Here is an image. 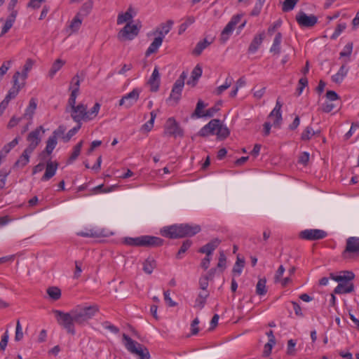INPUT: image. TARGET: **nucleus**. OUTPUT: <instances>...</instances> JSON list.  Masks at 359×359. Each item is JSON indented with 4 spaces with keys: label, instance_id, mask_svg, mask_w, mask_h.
<instances>
[{
    "label": "nucleus",
    "instance_id": "nucleus-38",
    "mask_svg": "<svg viewBox=\"0 0 359 359\" xmlns=\"http://www.w3.org/2000/svg\"><path fill=\"white\" fill-rule=\"evenodd\" d=\"M93 6V1L92 0H88L84 4H83L80 11V15L87 16L91 11Z\"/></svg>",
    "mask_w": 359,
    "mask_h": 359
},
{
    "label": "nucleus",
    "instance_id": "nucleus-50",
    "mask_svg": "<svg viewBox=\"0 0 359 359\" xmlns=\"http://www.w3.org/2000/svg\"><path fill=\"white\" fill-rule=\"evenodd\" d=\"M22 77V74L20 72H16L13 76V87H16L18 88H22L23 86H25V81L22 80V82L20 83L19 82V78L20 77Z\"/></svg>",
    "mask_w": 359,
    "mask_h": 359
},
{
    "label": "nucleus",
    "instance_id": "nucleus-12",
    "mask_svg": "<svg viewBox=\"0 0 359 359\" xmlns=\"http://www.w3.org/2000/svg\"><path fill=\"white\" fill-rule=\"evenodd\" d=\"M295 19L302 27H313L318 22V18L314 15H306L304 12H299Z\"/></svg>",
    "mask_w": 359,
    "mask_h": 359
},
{
    "label": "nucleus",
    "instance_id": "nucleus-2",
    "mask_svg": "<svg viewBox=\"0 0 359 359\" xmlns=\"http://www.w3.org/2000/svg\"><path fill=\"white\" fill-rule=\"evenodd\" d=\"M100 104L96 102L90 110L87 111V106L83 103L76 104V100L72 102L68 100L66 111L70 114L72 118L77 123H81L82 121H89L94 119L100 109Z\"/></svg>",
    "mask_w": 359,
    "mask_h": 359
},
{
    "label": "nucleus",
    "instance_id": "nucleus-23",
    "mask_svg": "<svg viewBox=\"0 0 359 359\" xmlns=\"http://www.w3.org/2000/svg\"><path fill=\"white\" fill-rule=\"evenodd\" d=\"M348 72V67H346V64L341 66L337 74L332 76V81L336 83H340L342 82L344 79L346 77Z\"/></svg>",
    "mask_w": 359,
    "mask_h": 359
},
{
    "label": "nucleus",
    "instance_id": "nucleus-42",
    "mask_svg": "<svg viewBox=\"0 0 359 359\" xmlns=\"http://www.w3.org/2000/svg\"><path fill=\"white\" fill-rule=\"evenodd\" d=\"M244 265L245 260L238 257L237 260L233 268V273L237 276H240L244 267Z\"/></svg>",
    "mask_w": 359,
    "mask_h": 359
},
{
    "label": "nucleus",
    "instance_id": "nucleus-35",
    "mask_svg": "<svg viewBox=\"0 0 359 359\" xmlns=\"http://www.w3.org/2000/svg\"><path fill=\"white\" fill-rule=\"evenodd\" d=\"M57 144V141L55 136L49 137L46 142V147L44 151L50 155L55 148Z\"/></svg>",
    "mask_w": 359,
    "mask_h": 359
},
{
    "label": "nucleus",
    "instance_id": "nucleus-45",
    "mask_svg": "<svg viewBox=\"0 0 359 359\" xmlns=\"http://www.w3.org/2000/svg\"><path fill=\"white\" fill-rule=\"evenodd\" d=\"M34 65V61L31 59H27L23 67L22 74V80L25 81L27 77L28 72L32 68Z\"/></svg>",
    "mask_w": 359,
    "mask_h": 359
},
{
    "label": "nucleus",
    "instance_id": "nucleus-10",
    "mask_svg": "<svg viewBox=\"0 0 359 359\" xmlns=\"http://www.w3.org/2000/svg\"><path fill=\"white\" fill-rule=\"evenodd\" d=\"M139 28L136 25L127 23L118 34V39L121 41L133 40L138 35Z\"/></svg>",
    "mask_w": 359,
    "mask_h": 359
},
{
    "label": "nucleus",
    "instance_id": "nucleus-17",
    "mask_svg": "<svg viewBox=\"0 0 359 359\" xmlns=\"http://www.w3.org/2000/svg\"><path fill=\"white\" fill-rule=\"evenodd\" d=\"M221 241L218 238H214L210 242L208 243L206 245L201 247L198 252L201 253H205L206 256L210 257L212 252L218 247L220 244Z\"/></svg>",
    "mask_w": 359,
    "mask_h": 359
},
{
    "label": "nucleus",
    "instance_id": "nucleus-30",
    "mask_svg": "<svg viewBox=\"0 0 359 359\" xmlns=\"http://www.w3.org/2000/svg\"><path fill=\"white\" fill-rule=\"evenodd\" d=\"M212 43V41H208L207 39H203L197 43L196 47L192 51L193 55L196 56L200 55L203 50L206 48L209 45Z\"/></svg>",
    "mask_w": 359,
    "mask_h": 359
},
{
    "label": "nucleus",
    "instance_id": "nucleus-18",
    "mask_svg": "<svg viewBox=\"0 0 359 359\" xmlns=\"http://www.w3.org/2000/svg\"><path fill=\"white\" fill-rule=\"evenodd\" d=\"M58 164L56 162L49 161L46 164V171L43 175L41 180L47 181L52 178L56 173Z\"/></svg>",
    "mask_w": 359,
    "mask_h": 359
},
{
    "label": "nucleus",
    "instance_id": "nucleus-61",
    "mask_svg": "<svg viewBox=\"0 0 359 359\" xmlns=\"http://www.w3.org/2000/svg\"><path fill=\"white\" fill-rule=\"evenodd\" d=\"M202 75V68L197 65L191 72V78L193 80H198Z\"/></svg>",
    "mask_w": 359,
    "mask_h": 359
},
{
    "label": "nucleus",
    "instance_id": "nucleus-7",
    "mask_svg": "<svg viewBox=\"0 0 359 359\" xmlns=\"http://www.w3.org/2000/svg\"><path fill=\"white\" fill-rule=\"evenodd\" d=\"M359 256V238L349 237L346 240V248L342 252L345 259H351Z\"/></svg>",
    "mask_w": 359,
    "mask_h": 359
},
{
    "label": "nucleus",
    "instance_id": "nucleus-40",
    "mask_svg": "<svg viewBox=\"0 0 359 359\" xmlns=\"http://www.w3.org/2000/svg\"><path fill=\"white\" fill-rule=\"evenodd\" d=\"M343 276H332V279L336 281H346L351 280L354 278L355 275L351 271H345Z\"/></svg>",
    "mask_w": 359,
    "mask_h": 359
},
{
    "label": "nucleus",
    "instance_id": "nucleus-24",
    "mask_svg": "<svg viewBox=\"0 0 359 359\" xmlns=\"http://www.w3.org/2000/svg\"><path fill=\"white\" fill-rule=\"evenodd\" d=\"M32 152L25 149L18 161L15 163L14 167L24 168L29 161V156Z\"/></svg>",
    "mask_w": 359,
    "mask_h": 359
},
{
    "label": "nucleus",
    "instance_id": "nucleus-64",
    "mask_svg": "<svg viewBox=\"0 0 359 359\" xmlns=\"http://www.w3.org/2000/svg\"><path fill=\"white\" fill-rule=\"evenodd\" d=\"M359 128V123L355 122L351 124L350 130L346 133L345 138L349 139L353 134V133Z\"/></svg>",
    "mask_w": 359,
    "mask_h": 359
},
{
    "label": "nucleus",
    "instance_id": "nucleus-33",
    "mask_svg": "<svg viewBox=\"0 0 359 359\" xmlns=\"http://www.w3.org/2000/svg\"><path fill=\"white\" fill-rule=\"evenodd\" d=\"M83 144V141L81 140L78 144H76L74 147L72 153L71 154V155L68 159V161H67L68 163H72L78 158V156L80 155Z\"/></svg>",
    "mask_w": 359,
    "mask_h": 359
},
{
    "label": "nucleus",
    "instance_id": "nucleus-3",
    "mask_svg": "<svg viewBox=\"0 0 359 359\" xmlns=\"http://www.w3.org/2000/svg\"><path fill=\"white\" fill-rule=\"evenodd\" d=\"M201 231V226L189 224H174L165 226L161 230V234L166 238L174 239L187 236H193Z\"/></svg>",
    "mask_w": 359,
    "mask_h": 359
},
{
    "label": "nucleus",
    "instance_id": "nucleus-48",
    "mask_svg": "<svg viewBox=\"0 0 359 359\" xmlns=\"http://www.w3.org/2000/svg\"><path fill=\"white\" fill-rule=\"evenodd\" d=\"M282 103L279 98L277 99L276 102V106L273 108V109L271 111V116H276L277 120L280 119V112H281V108H282Z\"/></svg>",
    "mask_w": 359,
    "mask_h": 359
},
{
    "label": "nucleus",
    "instance_id": "nucleus-54",
    "mask_svg": "<svg viewBox=\"0 0 359 359\" xmlns=\"http://www.w3.org/2000/svg\"><path fill=\"white\" fill-rule=\"evenodd\" d=\"M103 187H104L103 184H100V185H98V186L94 187L92 189V194H97L99 193L110 192V191H114L116 187L115 186H111V187L108 188L107 189H103Z\"/></svg>",
    "mask_w": 359,
    "mask_h": 359
},
{
    "label": "nucleus",
    "instance_id": "nucleus-56",
    "mask_svg": "<svg viewBox=\"0 0 359 359\" xmlns=\"http://www.w3.org/2000/svg\"><path fill=\"white\" fill-rule=\"evenodd\" d=\"M353 43H348L344 48L343 50L340 53V57H349L353 51Z\"/></svg>",
    "mask_w": 359,
    "mask_h": 359
},
{
    "label": "nucleus",
    "instance_id": "nucleus-59",
    "mask_svg": "<svg viewBox=\"0 0 359 359\" xmlns=\"http://www.w3.org/2000/svg\"><path fill=\"white\" fill-rule=\"evenodd\" d=\"M308 80L306 78H301L299 81L298 88L297 89V95H300L302 93L304 88L307 86Z\"/></svg>",
    "mask_w": 359,
    "mask_h": 359
},
{
    "label": "nucleus",
    "instance_id": "nucleus-52",
    "mask_svg": "<svg viewBox=\"0 0 359 359\" xmlns=\"http://www.w3.org/2000/svg\"><path fill=\"white\" fill-rule=\"evenodd\" d=\"M191 244L192 242L189 240H186L185 241H184L177 254V258L180 259L181 255L184 254L191 247Z\"/></svg>",
    "mask_w": 359,
    "mask_h": 359
},
{
    "label": "nucleus",
    "instance_id": "nucleus-36",
    "mask_svg": "<svg viewBox=\"0 0 359 359\" xmlns=\"http://www.w3.org/2000/svg\"><path fill=\"white\" fill-rule=\"evenodd\" d=\"M156 267V261L152 258H148L143 264V270L145 273L151 274Z\"/></svg>",
    "mask_w": 359,
    "mask_h": 359
},
{
    "label": "nucleus",
    "instance_id": "nucleus-29",
    "mask_svg": "<svg viewBox=\"0 0 359 359\" xmlns=\"http://www.w3.org/2000/svg\"><path fill=\"white\" fill-rule=\"evenodd\" d=\"M233 83V78L231 76H228L226 79L224 84L217 87L214 91L213 93L217 96L221 95L224 91L227 90Z\"/></svg>",
    "mask_w": 359,
    "mask_h": 359
},
{
    "label": "nucleus",
    "instance_id": "nucleus-26",
    "mask_svg": "<svg viewBox=\"0 0 359 359\" xmlns=\"http://www.w3.org/2000/svg\"><path fill=\"white\" fill-rule=\"evenodd\" d=\"M162 37H156L152 43L149 45V48L146 50L145 55L147 57L151 55L153 53L157 52L159 47L161 46L163 43Z\"/></svg>",
    "mask_w": 359,
    "mask_h": 359
},
{
    "label": "nucleus",
    "instance_id": "nucleus-34",
    "mask_svg": "<svg viewBox=\"0 0 359 359\" xmlns=\"http://www.w3.org/2000/svg\"><path fill=\"white\" fill-rule=\"evenodd\" d=\"M46 292L50 297L53 301H57L61 297V290L57 287H49Z\"/></svg>",
    "mask_w": 359,
    "mask_h": 359
},
{
    "label": "nucleus",
    "instance_id": "nucleus-58",
    "mask_svg": "<svg viewBox=\"0 0 359 359\" xmlns=\"http://www.w3.org/2000/svg\"><path fill=\"white\" fill-rule=\"evenodd\" d=\"M346 24H339L335 28L334 33L331 36V39H336L340 35V34L346 29Z\"/></svg>",
    "mask_w": 359,
    "mask_h": 359
},
{
    "label": "nucleus",
    "instance_id": "nucleus-53",
    "mask_svg": "<svg viewBox=\"0 0 359 359\" xmlns=\"http://www.w3.org/2000/svg\"><path fill=\"white\" fill-rule=\"evenodd\" d=\"M23 338V332L22 325L20 324V320H17L16 327H15V340L16 341H20Z\"/></svg>",
    "mask_w": 359,
    "mask_h": 359
},
{
    "label": "nucleus",
    "instance_id": "nucleus-28",
    "mask_svg": "<svg viewBox=\"0 0 359 359\" xmlns=\"http://www.w3.org/2000/svg\"><path fill=\"white\" fill-rule=\"evenodd\" d=\"M282 34L280 32H278L276 34V36L273 39V44L270 48V52L274 55H279L280 53V43L282 41Z\"/></svg>",
    "mask_w": 359,
    "mask_h": 359
},
{
    "label": "nucleus",
    "instance_id": "nucleus-31",
    "mask_svg": "<svg viewBox=\"0 0 359 359\" xmlns=\"http://www.w3.org/2000/svg\"><path fill=\"white\" fill-rule=\"evenodd\" d=\"M208 291H203L200 292L198 295V297L196 299L195 307L199 309H202L205 304L206 299L208 297Z\"/></svg>",
    "mask_w": 359,
    "mask_h": 359
},
{
    "label": "nucleus",
    "instance_id": "nucleus-14",
    "mask_svg": "<svg viewBox=\"0 0 359 359\" xmlns=\"http://www.w3.org/2000/svg\"><path fill=\"white\" fill-rule=\"evenodd\" d=\"M140 92V89L134 88L131 92L122 97L119 100V106H124L128 109L131 107L137 102Z\"/></svg>",
    "mask_w": 359,
    "mask_h": 359
},
{
    "label": "nucleus",
    "instance_id": "nucleus-8",
    "mask_svg": "<svg viewBox=\"0 0 359 359\" xmlns=\"http://www.w3.org/2000/svg\"><path fill=\"white\" fill-rule=\"evenodd\" d=\"M44 133L45 130L41 126L37 127L35 130L29 133L27 137V140L29 142V145L26 149L33 152L34 150L41 142V133L43 134Z\"/></svg>",
    "mask_w": 359,
    "mask_h": 359
},
{
    "label": "nucleus",
    "instance_id": "nucleus-32",
    "mask_svg": "<svg viewBox=\"0 0 359 359\" xmlns=\"http://www.w3.org/2000/svg\"><path fill=\"white\" fill-rule=\"evenodd\" d=\"M65 62L61 59H57L53 64L49 72L48 76L53 79L55 74L63 67Z\"/></svg>",
    "mask_w": 359,
    "mask_h": 359
},
{
    "label": "nucleus",
    "instance_id": "nucleus-4",
    "mask_svg": "<svg viewBox=\"0 0 359 359\" xmlns=\"http://www.w3.org/2000/svg\"><path fill=\"white\" fill-rule=\"evenodd\" d=\"M199 135L203 137L216 135L218 139L223 140L229 136V130L221 123L220 120L212 119L201 129Z\"/></svg>",
    "mask_w": 359,
    "mask_h": 359
},
{
    "label": "nucleus",
    "instance_id": "nucleus-57",
    "mask_svg": "<svg viewBox=\"0 0 359 359\" xmlns=\"http://www.w3.org/2000/svg\"><path fill=\"white\" fill-rule=\"evenodd\" d=\"M296 341L294 339H290L287 341V354L293 356L296 353Z\"/></svg>",
    "mask_w": 359,
    "mask_h": 359
},
{
    "label": "nucleus",
    "instance_id": "nucleus-47",
    "mask_svg": "<svg viewBox=\"0 0 359 359\" xmlns=\"http://www.w3.org/2000/svg\"><path fill=\"white\" fill-rule=\"evenodd\" d=\"M133 16L130 11H126L124 13H120L117 18V24L122 25L126 22H128L132 19Z\"/></svg>",
    "mask_w": 359,
    "mask_h": 359
},
{
    "label": "nucleus",
    "instance_id": "nucleus-21",
    "mask_svg": "<svg viewBox=\"0 0 359 359\" xmlns=\"http://www.w3.org/2000/svg\"><path fill=\"white\" fill-rule=\"evenodd\" d=\"M149 83L151 86V91L156 92L158 90L160 84V74L157 67L154 68L153 73L149 80Z\"/></svg>",
    "mask_w": 359,
    "mask_h": 359
},
{
    "label": "nucleus",
    "instance_id": "nucleus-9",
    "mask_svg": "<svg viewBox=\"0 0 359 359\" xmlns=\"http://www.w3.org/2000/svg\"><path fill=\"white\" fill-rule=\"evenodd\" d=\"M187 78L185 72H182L180 77L175 82L171 93L169 97V100H173L175 103H177L180 100L182 89L184 86V80Z\"/></svg>",
    "mask_w": 359,
    "mask_h": 359
},
{
    "label": "nucleus",
    "instance_id": "nucleus-62",
    "mask_svg": "<svg viewBox=\"0 0 359 359\" xmlns=\"http://www.w3.org/2000/svg\"><path fill=\"white\" fill-rule=\"evenodd\" d=\"M208 280H209L208 276H203L200 278L199 285H200V288L203 291H207V288L208 287Z\"/></svg>",
    "mask_w": 359,
    "mask_h": 359
},
{
    "label": "nucleus",
    "instance_id": "nucleus-51",
    "mask_svg": "<svg viewBox=\"0 0 359 359\" xmlns=\"http://www.w3.org/2000/svg\"><path fill=\"white\" fill-rule=\"evenodd\" d=\"M81 127V123H77V126L72 128L68 131L65 136H63L62 138L65 142H68L69 140L79 131V130Z\"/></svg>",
    "mask_w": 359,
    "mask_h": 359
},
{
    "label": "nucleus",
    "instance_id": "nucleus-37",
    "mask_svg": "<svg viewBox=\"0 0 359 359\" xmlns=\"http://www.w3.org/2000/svg\"><path fill=\"white\" fill-rule=\"evenodd\" d=\"M195 22V18L194 16H187L184 19V22L179 27V34H182L186 29L192 24Z\"/></svg>",
    "mask_w": 359,
    "mask_h": 359
},
{
    "label": "nucleus",
    "instance_id": "nucleus-6",
    "mask_svg": "<svg viewBox=\"0 0 359 359\" xmlns=\"http://www.w3.org/2000/svg\"><path fill=\"white\" fill-rule=\"evenodd\" d=\"M123 341L126 348L140 359H149L150 354L148 349L142 344L133 340L126 334H123Z\"/></svg>",
    "mask_w": 359,
    "mask_h": 359
},
{
    "label": "nucleus",
    "instance_id": "nucleus-25",
    "mask_svg": "<svg viewBox=\"0 0 359 359\" xmlns=\"http://www.w3.org/2000/svg\"><path fill=\"white\" fill-rule=\"evenodd\" d=\"M173 22L168 20L165 24H161L160 27L157 28L154 34H157L158 37H162L163 40L165 36L169 33L172 28Z\"/></svg>",
    "mask_w": 359,
    "mask_h": 359
},
{
    "label": "nucleus",
    "instance_id": "nucleus-41",
    "mask_svg": "<svg viewBox=\"0 0 359 359\" xmlns=\"http://www.w3.org/2000/svg\"><path fill=\"white\" fill-rule=\"evenodd\" d=\"M82 24V19L80 18V13H77L72 20L69 28L72 32H77Z\"/></svg>",
    "mask_w": 359,
    "mask_h": 359
},
{
    "label": "nucleus",
    "instance_id": "nucleus-11",
    "mask_svg": "<svg viewBox=\"0 0 359 359\" xmlns=\"http://www.w3.org/2000/svg\"><path fill=\"white\" fill-rule=\"evenodd\" d=\"M327 233L321 229H305L299 232L300 238L306 241H316L325 238Z\"/></svg>",
    "mask_w": 359,
    "mask_h": 359
},
{
    "label": "nucleus",
    "instance_id": "nucleus-22",
    "mask_svg": "<svg viewBox=\"0 0 359 359\" xmlns=\"http://www.w3.org/2000/svg\"><path fill=\"white\" fill-rule=\"evenodd\" d=\"M264 39V32L259 33L255 36L252 42L250 43L248 51L249 53H255L259 47L261 46L263 40Z\"/></svg>",
    "mask_w": 359,
    "mask_h": 359
},
{
    "label": "nucleus",
    "instance_id": "nucleus-27",
    "mask_svg": "<svg viewBox=\"0 0 359 359\" xmlns=\"http://www.w3.org/2000/svg\"><path fill=\"white\" fill-rule=\"evenodd\" d=\"M37 103L35 98H31L23 117L31 121L36 109Z\"/></svg>",
    "mask_w": 359,
    "mask_h": 359
},
{
    "label": "nucleus",
    "instance_id": "nucleus-44",
    "mask_svg": "<svg viewBox=\"0 0 359 359\" xmlns=\"http://www.w3.org/2000/svg\"><path fill=\"white\" fill-rule=\"evenodd\" d=\"M315 134L316 132L313 130V129L310 126H307L302 132L301 135V139L303 141L309 140Z\"/></svg>",
    "mask_w": 359,
    "mask_h": 359
},
{
    "label": "nucleus",
    "instance_id": "nucleus-1",
    "mask_svg": "<svg viewBox=\"0 0 359 359\" xmlns=\"http://www.w3.org/2000/svg\"><path fill=\"white\" fill-rule=\"evenodd\" d=\"M99 306L95 304H80L67 313L56 309L53 310L52 313L55 315L57 324L68 334L74 335L75 324L80 326L86 325L99 312Z\"/></svg>",
    "mask_w": 359,
    "mask_h": 359
},
{
    "label": "nucleus",
    "instance_id": "nucleus-5",
    "mask_svg": "<svg viewBox=\"0 0 359 359\" xmlns=\"http://www.w3.org/2000/svg\"><path fill=\"white\" fill-rule=\"evenodd\" d=\"M123 243L130 246L151 248L162 245L163 240L152 236H141L136 238L126 237Z\"/></svg>",
    "mask_w": 359,
    "mask_h": 359
},
{
    "label": "nucleus",
    "instance_id": "nucleus-46",
    "mask_svg": "<svg viewBox=\"0 0 359 359\" xmlns=\"http://www.w3.org/2000/svg\"><path fill=\"white\" fill-rule=\"evenodd\" d=\"M299 0H285L283 3L282 10L283 12H288L294 8Z\"/></svg>",
    "mask_w": 359,
    "mask_h": 359
},
{
    "label": "nucleus",
    "instance_id": "nucleus-13",
    "mask_svg": "<svg viewBox=\"0 0 359 359\" xmlns=\"http://www.w3.org/2000/svg\"><path fill=\"white\" fill-rule=\"evenodd\" d=\"M164 134L174 137H182L183 130L174 118H169L165 125Z\"/></svg>",
    "mask_w": 359,
    "mask_h": 359
},
{
    "label": "nucleus",
    "instance_id": "nucleus-63",
    "mask_svg": "<svg viewBox=\"0 0 359 359\" xmlns=\"http://www.w3.org/2000/svg\"><path fill=\"white\" fill-rule=\"evenodd\" d=\"M10 172L1 170L0 171V189L4 188L8 175Z\"/></svg>",
    "mask_w": 359,
    "mask_h": 359
},
{
    "label": "nucleus",
    "instance_id": "nucleus-55",
    "mask_svg": "<svg viewBox=\"0 0 359 359\" xmlns=\"http://www.w3.org/2000/svg\"><path fill=\"white\" fill-rule=\"evenodd\" d=\"M11 60H7L3 62L0 67V81L3 79L4 76L6 74L11 67Z\"/></svg>",
    "mask_w": 359,
    "mask_h": 359
},
{
    "label": "nucleus",
    "instance_id": "nucleus-19",
    "mask_svg": "<svg viewBox=\"0 0 359 359\" xmlns=\"http://www.w3.org/2000/svg\"><path fill=\"white\" fill-rule=\"evenodd\" d=\"M339 283L334 288V293L336 294H346L350 293L353 291L354 285L352 283L346 281H339Z\"/></svg>",
    "mask_w": 359,
    "mask_h": 359
},
{
    "label": "nucleus",
    "instance_id": "nucleus-16",
    "mask_svg": "<svg viewBox=\"0 0 359 359\" xmlns=\"http://www.w3.org/2000/svg\"><path fill=\"white\" fill-rule=\"evenodd\" d=\"M80 83H81V79L78 74L74 76L71 81L70 86H69V90H71V94L69 97V100H71L72 102H74V100H76V97L79 94Z\"/></svg>",
    "mask_w": 359,
    "mask_h": 359
},
{
    "label": "nucleus",
    "instance_id": "nucleus-39",
    "mask_svg": "<svg viewBox=\"0 0 359 359\" xmlns=\"http://www.w3.org/2000/svg\"><path fill=\"white\" fill-rule=\"evenodd\" d=\"M266 280L265 278H260L256 285V293L258 295H264L266 293L267 290L266 287Z\"/></svg>",
    "mask_w": 359,
    "mask_h": 359
},
{
    "label": "nucleus",
    "instance_id": "nucleus-43",
    "mask_svg": "<svg viewBox=\"0 0 359 359\" xmlns=\"http://www.w3.org/2000/svg\"><path fill=\"white\" fill-rule=\"evenodd\" d=\"M222 105V101L217 102L213 107L207 109L204 113L203 116L208 117L213 116L217 111L220 110V107Z\"/></svg>",
    "mask_w": 359,
    "mask_h": 359
},
{
    "label": "nucleus",
    "instance_id": "nucleus-15",
    "mask_svg": "<svg viewBox=\"0 0 359 359\" xmlns=\"http://www.w3.org/2000/svg\"><path fill=\"white\" fill-rule=\"evenodd\" d=\"M242 18V15H233L231 20L228 22V24L226 25V27L224 28L221 33V38L220 39L225 42L226 41L230 35L232 34L233 31L234 30L237 24L241 21Z\"/></svg>",
    "mask_w": 359,
    "mask_h": 359
},
{
    "label": "nucleus",
    "instance_id": "nucleus-60",
    "mask_svg": "<svg viewBox=\"0 0 359 359\" xmlns=\"http://www.w3.org/2000/svg\"><path fill=\"white\" fill-rule=\"evenodd\" d=\"M20 90V88L12 86L5 97L9 100L14 99L18 95Z\"/></svg>",
    "mask_w": 359,
    "mask_h": 359
},
{
    "label": "nucleus",
    "instance_id": "nucleus-20",
    "mask_svg": "<svg viewBox=\"0 0 359 359\" xmlns=\"http://www.w3.org/2000/svg\"><path fill=\"white\" fill-rule=\"evenodd\" d=\"M17 15H18V11H13L12 13H10V15L8 16L2 29H1L0 36H3L4 34H6L10 30V29L13 27V25L15 21Z\"/></svg>",
    "mask_w": 359,
    "mask_h": 359
},
{
    "label": "nucleus",
    "instance_id": "nucleus-49",
    "mask_svg": "<svg viewBox=\"0 0 359 359\" xmlns=\"http://www.w3.org/2000/svg\"><path fill=\"white\" fill-rule=\"evenodd\" d=\"M265 1L266 0H257L252 11L250 13V15L257 16L260 13Z\"/></svg>",
    "mask_w": 359,
    "mask_h": 359
}]
</instances>
